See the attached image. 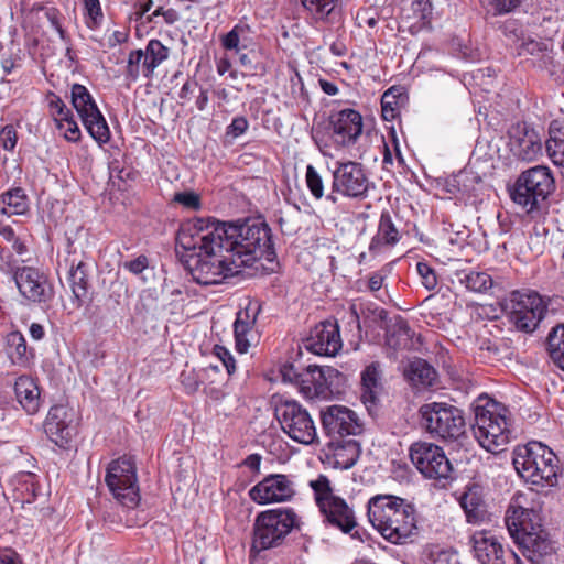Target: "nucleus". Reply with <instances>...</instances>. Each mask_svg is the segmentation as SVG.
I'll return each mask as SVG.
<instances>
[{
	"mask_svg": "<svg viewBox=\"0 0 564 564\" xmlns=\"http://www.w3.org/2000/svg\"><path fill=\"white\" fill-rule=\"evenodd\" d=\"M209 218V227L203 229V236H196V242H216L226 248V253L234 257L242 268L251 267L254 261L265 259L273 261L275 257L271 229L260 219H248L242 224H225Z\"/></svg>",
	"mask_w": 564,
	"mask_h": 564,
	"instance_id": "obj_1",
	"label": "nucleus"
},
{
	"mask_svg": "<svg viewBox=\"0 0 564 564\" xmlns=\"http://www.w3.org/2000/svg\"><path fill=\"white\" fill-rule=\"evenodd\" d=\"M209 227V218H194L183 224L178 230L176 242L185 251H192L193 263H188V270L193 280L202 285L221 283L225 279L234 276L241 271V267L234 257L226 253V248L218 247L208 241L196 243V236L202 237L203 229Z\"/></svg>",
	"mask_w": 564,
	"mask_h": 564,
	"instance_id": "obj_2",
	"label": "nucleus"
},
{
	"mask_svg": "<svg viewBox=\"0 0 564 564\" xmlns=\"http://www.w3.org/2000/svg\"><path fill=\"white\" fill-rule=\"evenodd\" d=\"M368 517L373 528L392 544H406L417 534L414 507L400 497H372L368 502Z\"/></svg>",
	"mask_w": 564,
	"mask_h": 564,
	"instance_id": "obj_3",
	"label": "nucleus"
},
{
	"mask_svg": "<svg viewBox=\"0 0 564 564\" xmlns=\"http://www.w3.org/2000/svg\"><path fill=\"white\" fill-rule=\"evenodd\" d=\"M512 463L518 474L533 485L553 487L558 481L560 460L550 447L540 442L517 446Z\"/></svg>",
	"mask_w": 564,
	"mask_h": 564,
	"instance_id": "obj_4",
	"label": "nucleus"
},
{
	"mask_svg": "<svg viewBox=\"0 0 564 564\" xmlns=\"http://www.w3.org/2000/svg\"><path fill=\"white\" fill-rule=\"evenodd\" d=\"M555 189L551 170L544 165L523 171L510 188L512 202L532 217L541 215L546 200Z\"/></svg>",
	"mask_w": 564,
	"mask_h": 564,
	"instance_id": "obj_5",
	"label": "nucleus"
},
{
	"mask_svg": "<svg viewBox=\"0 0 564 564\" xmlns=\"http://www.w3.org/2000/svg\"><path fill=\"white\" fill-rule=\"evenodd\" d=\"M505 522L510 535L529 552L543 556L552 552L549 534L542 529L539 514L520 506L519 499L510 503Z\"/></svg>",
	"mask_w": 564,
	"mask_h": 564,
	"instance_id": "obj_6",
	"label": "nucleus"
},
{
	"mask_svg": "<svg viewBox=\"0 0 564 564\" xmlns=\"http://www.w3.org/2000/svg\"><path fill=\"white\" fill-rule=\"evenodd\" d=\"M310 486L314 490L316 503L327 523L355 540L364 541L354 510L343 498L333 492L329 479L319 475L317 479L311 480Z\"/></svg>",
	"mask_w": 564,
	"mask_h": 564,
	"instance_id": "obj_7",
	"label": "nucleus"
},
{
	"mask_svg": "<svg viewBox=\"0 0 564 564\" xmlns=\"http://www.w3.org/2000/svg\"><path fill=\"white\" fill-rule=\"evenodd\" d=\"M422 426L433 437L444 441H456L465 434L466 421L464 412L445 402H430L419 410Z\"/></svg>",
	"mask_w": 564,
	"mask_h": 564,
	"instance_id": "obj_8",
	"label": "nucleus"
},
{
	"mask_svg": "<svg viewBox=\"0 0 564 564\" xmlns=\"http://www.w3.org/2000/svg\"><path fill=\"white\" fill-rule=\"evenodd\" d=\"M505 408L497 403L477 406L475 410L474 435L480 446L490 453H498L510 442L511 432Z\"/></svg>",
	"mask_w": 564,
	"mask_h": 564,
	"instance_id": "obj_9",
	"label": "nucleus"
},
{
	"mask_svg": "<svg viewBox=\"0 0 564 564\" xmlns=\"http://www.w3.org/2000/svg\"><path fill=\"white\" fill-rule=\"evenodd\" d=\"M297 517L290 508L260 512L253 525L252 549L257 551L279 546L296 525Z\"/></svg>",
	"mask_w": 564,
	"mask_h": 564,
	"instance_id": "obj_10",
	"label": "nucleus"
},
{
	"mask_svg": "<svg viewBox=\"0 0 564 564\" xmlns=\"http://www.w3.org/2000/svg\"><path fill=\"white\" fill-rule=\"evenodd\" d=\"M274 415L281 430L294 442L312 445L317 441L315 423L300 402L282 398L275 400Z\"/></svg>",
	"mask_w": 564,
	"mask_h": 564,
	"instance_id": "obj_11",
	"label": "nucleus"
},
{
	"mask_svg": "<svg viewBox=\"0 0 564 564\" xmlns=\"http://www.w3.org/2000/svg\"><path fill=\"white\" fill-rule=\"evenodd\" d=\"M506 307L516 328L531 333L544 318L547 304L544 299L532 290H516L509 294Z\"/></svg>",
	"mask_w": 564,
	"mask_h": 564,
	"instance_id": "obj_12",
	"label": "nucleus"
},
{
	"mask_svg": "<svg viewBox=\"0 0 564 564\" xmlns=\"http://www.w3.org/2000/svg\"><path fill=\"white\" fill-rule=\"evenodd\" d=\"M106 484L113 497L128 508H134L140 501L139 486L134 463L122 457L109 464Z\"/></svg>",
	"mask_w": 564,
	"mask_h": 564,
	"instance_id": "obj_13",
	"label": "nucleus"
},
{
	"mask_svg": "<svg viewBox=\"0 0 564 564\" xmlns=\"http://www.w3.org/2000/svg\"><path fill=\"white\" fill-rule=\"evenodd\" d=\"M409 456L412 464L425 478L453 479V465L441 446L430 442H415L409 448Z\"/></svg>",
	"mask_w": 564,
	"mask_h": 564,
	"instance_id": "obj_14",
	"label": "nucleus"
},
{
	"mask_svg": "<svg viewBox=\"0 0 564 564\" xmlns=\"http://www.w3.org/2000/svg\"><path fill=\"white\" fill-rule=\"evenodd\" d=\"M72 105L90 137L100 145L107 143L110 140L109 127L85 86H72Z\"/></svg>",
	"mask_w": 564,
	"mask_h": 564,
	"instance_id": "obj_15",
	"label": "nucleus"
},
{
	"mask_svg": "<svg viewBox=\"0 0 564 564\" xmlns=\"http://www.w3.org/2000/svg\"><path fill=\"white\" fill-rule=\"evenodd\" d=\"M332 188L340 196L351 199H365L368 197L371 182L366 169L355 161L336 162L332 172Z\"/></svg>",
	"mask_w": 564,
	"mask_h": 564,
	"instance_id": "obj_16",
	"label": "nucleus"
},
{
	"mask_svg": "<svg viewBox=\"0 0 564 564\" xmlns=\"http://www.w3.org/2000/svg\"><path fill=\"white\" fill-rule=\"evenodd\" d=\"M322 426L332 440H344L362 433L364 423L359 415L344 405H330L321 413Z\"/></svg>",
	"mask_w": 564,
	"mask_h": 564,
	"instance_id": "obj_17",
	"label": "nucleus"
},
{
	"mask_svg": "<svg viewBox=\"0 0 564 564\" xmlns=\"http://www.w3.org/2000/svg\"><path fill=\"white\" fill-rule=\"evenodd\" d=\"M470 543L479 564H519V557L490 531H476Z\"/></svg>",
	"mask_w": 564,
	"mask_h": 564,
	"instance_id": "obj_18",
	"label": "nucleus"
},
{
	"mask_svg": "<svg viewBox=\"0 0 564 564\" xmlns=\"http://www.w3.org/2000/svg\"><path fill=\"white\" fill-rule=\"evenodd\" d=\"M295 494L293 478L284 474L268 475L249 490V497L258 505L290 501Z\"/></svg>",
	"mask_w": 564,
	"mask_h": 564,
	"instance_id": "obj_19",
	"label": "nucleus"
},
{
	"mask_svg": "<svg viewBox=\"0 0 564 564\" xmlns=\"http://www.w3.org/2000/svg\"><path fill=\"white\" fill-rule=\"evenodd\" d=\"M329 130L335 145L348 148L361 135L362 117L357 110L350 108L333 112L329 117Z\"/></svg>",
	"mask_w": 564,
	"mask_h": 564,
	"instance_id": "obj_20",
	"label": "nucleus"
},
{
	"mask_svg": "<svg viewBox=\"0 0 564 564\" xmlns=\"http://www.w3.org/2000/svg\"><path fill=\"white\" fill-rule=\"evenodd\" d=\"M21 296L33 303H45L53 297L47 276L33 267H22L14 279Z\"/></svg>",
	"mask_w": 564,
	"mask_h": 564,
	"instance_id": "obj_21",
	"label": "nucleus"
},
{
	"mask_svg": "<svg viewBox=\"0 0 564 564\" xmlns=\"http://www.w3.org/2000/svg\"><path fill=\"white\" fill-rule=\"evenodd\" d=\"M339 326L336 321L326 319L317 324L305 340V348L315 355L335 356L341 348Z\"/></svg>",
	"mask_w": 564,
	"mask_h": 564,
	"instance_id": "obj_22",
	"label": "nucleus"
},
{
	"mask_svg": "<svg viewBox=\"0 0 564 564\" xmlns=\"http://www.w3.org/2000/svg\"><path fill=\"white\" fill-rule=\"evenodd\" d=\"M72 413L65 405H54L43 422L47 438L59 448H67L73 438Z\"/></svg>",
	"mask_w": 564,
	"mask_h": 564,
	"instance_id": "obj_23",
	"label": "nucleus"
},
{
	"mask_svg": "<svg viewBox=\"0 0 564 564\" xmlns=\"http://www.w3.org/2000/svg\"><path fill=\"white\" fill-rule=\"evenodd\" d=\"M14 392L22 409L30 415L41 408V393L36 382L28 376H21L14 383Z\"/></svg>",
	"mask_w": 564,
	"mask_h": 564,
	"instance_id": "obj_24",
	"label": "nucleus"
},
{
	"mask_svg": "<svg viewBox=\"0 0 564 564\" xmlns=\"http://www.w3.org/2000/svg\"><path fill=\"white\" fill-rule=\"evenodd\" d=\"M361 400L370 409L376 406L382 391L381 370L379 362H371L361 373Z\"/></svg>",
	"mask_w": 564,
	"mask_h": 564,
	"instance_id": "obj_25",
	"label": "nucleus"
},
{
	"mask_svg": "<svg viewBox=\"0 0 564 564\" xmlns=\"http://www.w3.org/2000/svg\"><path fill=\"white\" fill-rule=\"evenodd\" d=\"M256 314L249 308L239 311L234 323L236 349L240 354L248 351L251 340L254 338Z\"/></svg>",
	"mask_w": 564,
	"mask_h": 564,
	"instance_id": "obj_26",
	"label": "nucleus"
},
{
	"mask_svg": "<svg viewBox=\"0 0 564 564\" xmlns=\"http://www.w3.org/2000/svg\"><path fill=\"white\" fill-rule=\"evenodd\" d=\"M413 334L408 323L401 317L390 319L386 324V344L394 351L410 349Z\"/></svg>",
	"mask_w": 564,
	"mask_h": 564,
	"instance_id": "obj_27",
	"label": "nucleus"
},
{
	"mask_svg": "<svg viewBox=\"0 0 564 564\" xmlns=\"http://www.w3.org/2000/svg\"><path fill=\"white\" fill-rule=\"evenodd\" d=\"M329 445L333 449L335 468L349 469L359 458L360 444L356 440H332Z\"/></svg>",
	"mask_w": 564,
	"mask_h": 564,
	"instance_id": "obj_28",
	"label": "nucleus"
},
{
	"mask_svg": "<svg viewBox=\"0 0 564 564\" xmlns=\"http://www.w3.org/2000/svg\"><path fill=\"white\" fill-rule=\"evenodd\" d=\"M460 506L464 509L468 522H481L486 519L488 511L479 486L469 487L460 498Z\"/></svg>",
	"mask_w": 564,
	"mask_h": 564,
	"instance_id": "obj_29",
	"label": "nucleus"
},
{
	"mask_svg": "<svg viewBox=\"0 0 564 564\" xmlns=\"http://www.w3.org/2000/svg\"><path fill=\"white\" fill-rule=\"evenodd\" d=\"M30 210V198L22 187H12L0 195V213L3 215H26Z\"/></svg>",
	"mask_w": 564,
	"mask_h": 564,
	"instance_id": "obj_30",
	"label": "nucleus"
},
{
	"mask_svg": "<svg viewBox=\"0 0 564 564\" xmlns=\"http://www.w3.org/2000/svg\"><path fill=\"white\" fill-rule=\"evenodd\" d=\"M405 377L415 388L425 389L434 386L437 372L426 360L416 358L409 364Z\"/></svg>",
	"mask_w": 564,
	"mask_h": 564,
	"instance_id": "obj_31",
	"label": "nucleus"
},
{
	"mask_svg": "<svg viewBox=\"0 0 564 564\" xmlns=\"http://www.w3.org/2000/svg\"><path fill=\"white\" fill-rule=\"evenodd\" d=\"M399 240L400 232L392 221L390 213L383 212L380 216L378 231L370 242V251H378L384 246H394Z\"/></svg>",
	"mask_w": 564,
	"mask_h": 564,
	"instance_id": "obj_32",
	"label": "nucleus"
},
{
	"mask_svg": "<svg viewBox=\"0 0 564 564\" xmlns=\"http://www.w3.org/2000/svg\"><path fill=\"white\" fill-rule=\"evenodd\" d=\"M88 263L84 260L70 262L68 280L70 283L73 296L79 306L88 294Z\"/></svg>",
	"mask_w": 564,
	"mask_h": 564,
	"instance_id": "obj_33",
	"label": "nucleus"
},
{
	"mask_svg": "<svg viewBox=\"0 0 564 564\" xmlns=\"http://www.w3.org/2000/svg\"><path fill=\"white\" fill-rule=\"evenodd\" d=\"M511 150L522 160L531 161L540 153L542 145L534 131H527L523 134L511 135Z\"/></svg>",
	"mask_w": 564,
	"mask_h": 564,
	"instance_id": "obj_34",
	"label": "nucleus"
},
{
	"mask_svg": "<svg viewBox=\"0 0 564 564\" xmlns=\"http://www.w3.org/2000/svg\"><path fill=\"white\" fill-rule=\"evenodd\" d=\"M546 152L555 165L564 167V121L554 120L551 122Z\"/></svg>",
	"mask_w": 564,
	"mask_h": 564,
	"instance_id": "obj_35",
	"label": "nucleus"
},
{
	"mask_svg": "<svg viewBox=\"0 0 564 564\" xmlns=\"http://www.w3.org/2000/svg\"><path fill=\"white\" fill-rule=\"evenodd\" d=\"M301 390L307 395H319L326 390L325 371L315 365L307 366L302 371Z\"/></svg>",
	"mask_w": 564,
	"mask_h": 564,
	"instance_id": "obj_36",
	"label": "nucleus"
},
{
	"mask_svg": "<svg viewBox=\"0 0 564 564\" xmlns=\"http://www.w3.org/2000/svg\"><path fill=\"white\" fill-rule=\"evenodd\" d=\"M454 275L462 285L471 292L487 293L494 286L492 278L486 272L457 270Z\"/></svg>",
	"mask_w": 564,
	"mask_h": 564,
	"instance_id": "obj_37",
	"label": "nucleus"
},
{
	"mask_svg": "<svg viewBox=\"0 0 564 564\" xmlns=\"http://www.w3.org/2000/svg\"><path fill=\"white\" fill-rule=\"evenodd\" d=\"M7 351L11 361L19 366H25L32 351L28 349L26 341L22 333L14 330L7 335Z\"/></svg>",
	"mask_w": 564,
	"mask_h": 564,
	"instance_id": "obj_38",
	"label": "nucleus"
},
{
	"mask_svg": "<svg viewBox=\"0 0 564 564\" xmlns=\"http://www.w3.org/2000/svg\"><path fill=\"white\" fill-rule=\"evenodd\" d=\"M547 349L554 364L564 370V325L554 327L549 334Z\"/></svg>",
	"mask_w": 564,
	"mask_h": 564,
	"instance_id": "obj_39",
	"label": "nucleus"
},
{
	"mask_svg": "<svg viewBox=\"0 0 564 564\" xmlns=\"http://www.w3.org/2000/svg\"><path fill=\"white\" fill-rule=\"evenodd\" d=\"M432 2L431 0H412L411 6L405 10L406 18L414 20L416 23H429L432 17Z\"/></svg>",
	"mask_w": 564,
	"mask_h": 564,
	"instance_id": "obj_40",
	"label": "nucleus"
},
{
	"mask_svg": "<svg viewBox=\"0 0 564 564\" xmlns=\"http://www.w3.org/2000/svg\"><path fill=\"white\" fill-rule=\"evenodd\" d=\"M248 33V28L243 25H235L224 37H223V46L228 51H235L237 54L240 53L241 48H246L247 45L246 34Z\"/></svg>",
	"mask_w": 564,
	"mask_h": 564,
	"instance_id": "obj_41",
	"label": "nucleus"
},
{
	"mask_svg": "<svg viewBox=\"0 0 564 564\" xmlns=\"http://www.w3.org/2000/svg\"><path fill=\"white\" fill-rule=\"evenodd\" d=\"M340 0H301L303 7L316 19H324L333 12Z\"/></svg>",
	"mask_w": 564,
	"mask_h": 564,
	"instance_id": "obj_42",
	"label": "nucleus"
},
{
	"mask_svg": "<svg viewBox=\"0 0 564 564\" xmlns=\"http://www.w3.org/2000/svg\"><path fill=\"white\" fill-rule=\"evenodd\" d=\"M305 182L314 198L321 199L324 197L323 178L313 165L306 166Z\"/></svg>",
	"mask_w": 564,
	"mask_h": 564,
	"instance_id": "obj_43",
	"label": "nucleus"
},
{
	"mask_svg": "<svg viewBox=\"0 0 564 564\" xmlns=\"http://www.w3.org/2000/svg\"><path fill=\"white\" fill-rule=\"evenodd\" d=\"M86 11V24L89 29H96L102 21L104 14L99 0H84Z\"/></svg>",
	"mask_w": 564,
	"mask_h": 564,
	"instance_id": "obj_44",
	"label": "nucleus"
},
{
	"mask_svg": "<svg viewBox=\"0 0 564 564\" xmlns=\"http://www.w3.org/2000/svg\"><path fill=\"white\" fill-rule=\"evenodd\" d=\"M381 113L386 121H391L398 116V99L393 88L382 95Z\"/></svg>",
	"mask_w": 564,
	"mask_h": 564,
	"instance_id": "obj_45",
	"label": "nucleus"
},
{
	"mask_svg": "<svg viewBox=\"0 0 564 564\" xmlns=\"http://www.w3.org/2000/svg\"><path fill=\"white\" fill-rule=\"evenodd\" d=\"M143 50L131 51L126 67V77L135 82L142 74Z\"/></svg>",
	"mask_w": 564,
	"mask_h": 564,
	"instance_id": "obj_46",
	"label": "nucleus"
},
{
	"mask_svg": "<svg viewBox=\"0 0 564 564\" xmlns=\"http://www.w3.org/2000/svg\"><path fill=\"white\" fill-rule=\"evenodd\" d=\"M203 370L195 369H185L180 375V380L186 393L192 394L195 393L199 386L202 384V376Z\"/></svg>",
	"mask_w": 564,
	"mask_h": 564,
	"instance_id": "obj_47",
	"label": "nucleus"
},
{
	"mask_svg": "<svg viewBox=\"0 0 564 564\" xmlns=\"http://www.w3.org/2000/svg\"><path fill=\"white\" fill-rule=\"evenodd\" d=\"M59 129L65 130V138L68 141L77 142L80 139V130L77 122L69 116L55 118Z\"/></svg>",
	"mask_w": 564,
	"mask_h": 564,
	"instance_id": "obj_48",
	"label": "nucleus"
},
{
	"mask_svg": "<svg viewBox=\"0 0 564 564\" xmlns=\"http://www.w3.org/2000/svg\"><path fill=\"white\" fill-rule=\"evenodd\" d=\"M417 274L421 278V283L427 290H434L437 286V276L433 268L425 262H417Z\"/></svg>",
	"mask_w": 564,
	"mask_h": 564,
	"instance_id": "obj_49",
	"label": "nucleus"
},
{
	"mask_svg": "<svg viewBox=\"0 0 564 564\" xmlns=\"http://www.w3.org/2000/svg\"><path fill=\"white\" fill-rule=\"evenodd\" d=\"M173 200L191 210H198L202 207L200 197L194 192L175 193Z\"/></svg>",
	"mask_w": 564,
	"mask_h": 564,
	"instance_id": "obj_50",
	"label": "nucleus"
},
{
	"mask_svg": "<svg viewBox=\"0 0 564 564\" xmlns=\"http://www.w3.org/2000/svg\"><path fill=\"white\" fill-rule=\"evenodd\" d=\"M20 269H22V267H19L18 261L14 259L13 254L2 249L0 251V271L4 274L11 275L14 280Z\"/></svg>",
	"mask_w": 564,
	"mask_h": 564,
	"instance_id": "obj_51",
	"label": "nucleus"
},
{
	"mask_svg": "<svg viewBox=\"0 0 564 564\" xmlns=\"http://www.w3.org/2000/svg\"><path fill=\"white\" fill-rule=\"evenodd\" d=\"M50 111L55 118L67 117L70 115L64 101L54 93H48L46 96Z\"/></svg>",
	"mask_w": 564,
	"mask_h": 564,
	"instance_id": "obj_52",
	"label": "nucleus"
},
{
	"mask_svg": "<svg viewBox=\"0 0 564 564\" xmlns=\"http://www.w3.org/2000/svg\"><path fill=\"white\" fill-rule=\"evenodd\" d=\"M145 47L149 51L152 59L159 66L169 57V48L164 46L159 40H150Z\"/></svg>",
	"mask_w": 564,
	"mask_h": 564,
	"instance_id": "obj_53",
	"label": "nucleus"
},
{
	"mask_svg": "<svg viewBox=\"0 0 564 564\" xmlns=\"http://www.w3.org/2000/svg\"><path fill=\"white\" fill-rule=\"evenodd\" d=\"M214 354L223 362L228 375H232L236 371L235 358L226 347L216 345L214 347Z\"/></svg>",
	"mask_w": 564,
	"mask_h": 564,
	"instance_id": "obj_54",
	"label": "nucleus"
},
{
	"mask_svg": "<svg viewBox=\"0 0 564 564\" xmlns=\"http://www.w3.org/2000/svg\"><path fill=\"white\" fill-rule=\"evenodd\" d=\"M17 131L12 126H6L0 130V145L8 151H12L17 145Z\"/></svg>",
	"mask_w": 564,
	"mask_h": 564,
	"instance_id": "obj_55",
	"label": "nucleus"
},
{
	"mask_svg": "<svg viewBox=\"0 0 564 564\" xmlns=\"http://www.w3.org/2000/svg\"><path fill=\"white\" fill-rule=\"evenodd\" d=\"M249 127L248 120L245 117H236L227 128V134L232 138H238L243 134Z\"/></svg>",
	"mask_w": 564,
	"mask_h": 564,
	"instance_id": "obj_56",
	"label": "nucleus"
},
{
	"mask_svg": "<svg viewBox=\"0 0 564 564\" xmlns=\"http://www.w3.org/2000/svg\"><path fill=\"white\" fill-rule=\"evenodd\" d=\"M489 3L498 14L509 13L520 6L521 0H489Z\"/></svg>",
	"mask_w": 564,
	"mask_h": 564,
	"instance_id": "obj_57",
	"label": "nucleus"
},
{
	"mask_svg": "<svg viewBox=\"0 0 564 564\" xmlns=\"http://www.w3.org/2000/svg\"><path fill=\"white\" fill-rule=\"evenodd\" d=\"M149 265V260L145 256L141 254L138 258L126 261L123 268L133 274L142 273Z\"/></svg>",
	"mask_w": 564,
	"mask_h": 564,
	"instance_id": "obj_58",
	"label": "nucleus"
},
{
	"mask_svg": "<svg viewBox=\"0 0 564 564\" xmlns=\"http://www.w3.org/2000/svg\"><path fill=\"white\" fill-rule=\"evenodd\" d=\"M45 17L50 21L51 25L57 31L59 34V37L65 41L66 40V33L64 29L61 25L59 22V12L55 8H47L45 11Z\"/></svg>",
	"mask_w": 564,
	"mask_h": 564,
	"instance_id": "obj_59",
	"label": "nucleus"
},
{
	"mask_svg": "<svg viewBox=\"0 0 564 564\" xmlns=\"http://www.w3.org/2000/svg\"><path fill=\"white\" fill-rule=\"evenodd\" d=\"M388 273L389 270L386 268L371 273L368 282L369 290L371 292H378L382 288Z\"/></svg>",
	"mask_w": 564,
	"mask_h": 564,
	"instance_id": "obj_60",
	"label": "nucleus"
},
{
	"mask_svg": "<svg viewBox=\"0 0 564 564\" xmlns=\"http://www.w3.org/2000/svg\"><path fill=\"white\" fill-rule=\"evenodd\" d=\"M282 377L284 381H290L299 387L301 386L302 371H299L293 365L283 367Z\"/></svg>",
	"mask_w": 564,
	"mask_h": 564,
	"instance_id": "obj_61",
	"label": "nucleus"
},
{
	"mask_svg": "<svg viewBox=\"0 0 564 564\" xmlns=\"http://www.w3.org/2000/svg\"><path fill=\"white\" fill-rule=\"evenodd\" d=\"M156 67H159V65L152 59L149 51L145 48L142 57V75L145 78H151Z\"/></svg>",
	"mask_w": 564,
	"mask_h": 564,
	"instance_id": "obj_62",
	"label": "nucleus"
},
{
	"mask_svg": "<svg viewBox=\"0 0 564 564\" xmlns=\"http://www.w3.org/2000/svg\"><path fill=\"white\" fill-rule=\"evenodd\" d=\"M197 88L199 87L195 79L186 80L178 93V98L183 101L189 100Z\"/></svg>",
	"mask_w": 564,
	"mask_h": 564,
	"instance_id": "obj_63",
	"label": "nucleus"
},
{
	"mask_svg": "<svg viewBox=\"0 0 564 564\" xmlns=\"http://www.w3.org/2000/svg\"><path fill=\"white\" fill-rule=\"evenodd\" d=\"M432 564H457V556L446 551H440L431 554Z\"/></svg>",
	"mask_w": 564,
	"mask_h": 564,
	"instance_id": "obj_64",
	"label": "nucleus"
}]
</instances>
